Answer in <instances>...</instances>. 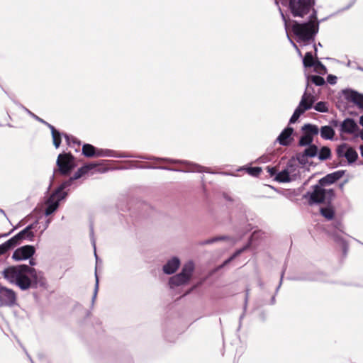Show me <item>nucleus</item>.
Segmentation results:
<instances>
[{
    "mask_svg": "<svg viewBox=\"0 0 363 363\" xmlns=\"http://www.w3.org/2000/svg\"><path fill=\"white\" fill-rule=\"evenodd\" d=\"M286 35H287V38H288V40H289V42L291 43V40H291V38L289 37V34H288V33H287V32H286Z\"/></svg>",
    "mask_w": 363,
    "mask_h": 363,
    "instance_id": "69168bd1",
    "label": "nucleus"
},
{
    "mask_svg": "<svg viewBox=\"0 0 363 363\" xmlns=\"http://www.w3.org/2000/svg\"><path fill=\"white\" fill-rule=\"evenodd\" d=\"M233 259H231V257H229L228 259H226V260L224 262L223 265L228 264V263H229L230 262H231Z\"/></svg>",
    "mask_w": 363,
    "mask_h": 363,
    "instance_id": "5fc2aeb1",
    "label": "nucleus"
},
{
    "mask_svg": "<svg viewBox=\"0 0 363 363\" xmlns=\"http://www.w3.org/2000/svg\"><path fill=\"white\" fill-rule=\"evenodd\" d=\"M34 225L35 223L28 225L23 230L10 238L15 247L18 245L23 240L33 241L35 235L32 229L34 228Z\"/></svg>",
    "mask_w": 363,
    "mask_h": 363,
    "instance_id": "9b49d317",
    "label": "nucleus"
},
{
    "mask_svg": "<svg viewBox=\"0 0 363 363\" xmlns=\"http://www.w3.org/2000/svg\"><path fill=\"white\" fill-rule=\"evenodd\" d=\"M306 84L303 94H306V98L312 100L313 102L316 101L315 96L310 91L311 84L315 86H323L325 84V81L323 77L318 75L306 74Z\"/></svg>",
    "mask_w": 363,
    "mask_h": 363,
    "instance_id": "9d476101",
    "label": "nucleus"
},
{
    "mask_svg": "<svg viewBox=\"0 0 363 363\" xmlns=\"http://www.w3.org/2000/svg\"><path fill=\"white\" fill-rule=\"evenodd\" d=\"M294 168V165L291 163L287 164L284 169L277 174L275 180L281 183L289 182L291 181L290 174Z\"/></svg>",
    "mask_w": 363,
    "mask_h": 363,
    "instance_id": "412c9836",
    "label": "nucleus"
},
{
    "mask_svg": "<svg viewBox=\"0 0 363 363\" xmlns=\"http://www.w3.org/2000/svg\"><path fill=\"white\" fill-rule=\"evenodd\" d=\"M320 213L322 216H323L325 219L328 220H331L334 218L335 216V210L330 203H328V206L325 207H322L320 208Z\"/></svg>",
    "mask_w": 363,
    "mask_h": 363,
    "instance_id": "5701e85b",
    "label": "nucleus"
},
{
    "mask_svg": "<svg viewBox=\"0 0 363 363\" xmlns=\"http://www.w3.org/2000/svg\"><path fill=\"white\" fill-rule=\"evenodd\" d=\"M23 347V349L24 352H26V354L27 357H28L29 360L31 362V363H34V362H33V359H32V358H31V357H30V354L27 352L26 350L23 347Z\"/></svg>",
    "mask_w": 363,
    "mask_h": 363,
    "instance_id": "49530a36",
    "label": "nucleus"
},
{
    "mask_svg": "<svg viewBox=\"0 0 363 363\" xmlns=\"http://www.w3.org/2000/svg\"><path fill=\"white\" fill-rule=\"evenodd\" d=\"M359 137L361 138V139L363 140V130L359 134Z\"/></svg>",
    "mask_w": 363,
    "mask_h": 363,
    "instance_id": "0e129e2a",
    "label": "nucleus"
},
{
    "mask_svg": "<svg viewBox=\"0 0 363 363\" xmlns=\"http://www.w3.org/2000/svg\"><path fill=\"white\" fill-rule=\"evenodd\" d=\"M318 153V146L315 145V144H312L311 145L306 146V147L302 152L297 153L296 157L299 164L302 165H306L308 162V158L315 157L317 156Z\"/></svg>",
    "mask_w": 363,
    "mask_h": 363,
    "instance_id": "f8f14e48",
    "label": "nucleus"
},
{
    "mask_svg": "<svg viewBox=\"0 0 363 363\" xmlns=\"http://www.w3.org/2000/svg\"><path fill=\"white\" fill-rule=\"evenodd\" d=\"M319 183L312 186V191L306 192L303 197L308 200L310 206L320 203H330L335 197L333 189H325Z\"/></svg>",
    "mask_w": 363,
    "mask_h": 363,
    "instance_id": "20e7f679",
    "label": "nucleus"
},
{
    "mask_svg": "<svg viewBox=\"0 0 363 363\" xmlns=\"http://www.w3.org/2000/svg\"><path fill=\"white\" fill-rule=\"evenodd\" d=\"M137 158H140L142 160H154L156 162H164L169 164H184L185 166V168L183 169H176V168H170L168 167L162 166V167H154L151 165H146L143 167V168H147V169H165L169 171H174V172H211L208 170L207 168L202 167L198 164L193 163L191 162H189L187 160H174L167 157H149V156H144V155H137Z\"/></svg>",
    "mask_w": 363,
    "mask_h": 363,
    "instance_id": "7ed1b4c3",
    "label": "nucleus"
},
{
    "mask_svg": "<svg viewBox=\"0 0 363 363\" xmlns=\"http://www.w3.org/2000/svg\"><path fill=\"white\" fill-rule=\"evenodd\" d=\"M247 247L246 246V247H244L242 248H240V249L238 250V253H240V255L242 252H243L246 250Z\"/></svg>",
    "mask_w": 363,
    "mask_h": 363,
    "instance_id": "603ef678",
    "label": "nucleus"
},
{
    "mask_svg": "<svg viewBox=\"0 0 363 363\" xmlns=\"http://www.w3.org/2000/svg\"><path fill=\"white\" fill-rule=\"evenodd\" d=\"M356 0H352L350 4H348L346 7L342 9V11H345L349 9L355 2Z\"/></svg>",
    "mask_w": 363,
    "mask_h": 363,
    "instance_id": "79ce46f5",
    "label": "nucleus"
},
{
    "mask_svg": "<svg viewBox=\"0 0 363 363\" xmlns=\"http://www.w3.org/2000/svg\"><path fill=\"white\" fill-rule=\"evenodd\" d=\"M315 102L306 98V94H303L301 99L289 119V124L295 123L299 117L307 110L311 109Z\"/></svg>",
    "mask_w": 363,
    "mask_h": 363,
    "instance_id": "6e6552de",
    "label": "nucleus"
},
{
    "mask_svg": "<svg viewBox=\"0 0 363 363\" xmlns=\"http://www.w3.org/2000/svg\"><path fill=\"white\" fill-rule=\"evenodd\" d=\"M194 268V263L192 261H188L184 264L181 272L170 277L169 280L170 288L174 289L176 286L186 284L193 275Z\"/></svg>",
    "mask_w": 363,
    "mask_h": 363,
    "instance_id": "39448f33",
    "label": "nucleus"
},
{
    "mask_svg": "<svg viewBox=\"0 0 363 363\" xmlns=\"http://www.w3.org/2000/svg\"><path fill=\"white\" fill-rule=\"evenodd\" d=\"M96 157H110L115 158H137V155L121 154L109 149H97Z\"/></svg>",
    "mask_w": 363,
    "mask_h": 363,
    "instance_id": "6ab92c4d",
    "label": "nucleus"
},
{
    "mask_svg": "<svg viewBox=\"0 0 363 363\" xmlns=\"http://www.w3.org/2000/svg\"><path fill=\"white\" fill-rule=\"evenodd\" d=\"M357 69L363 72V67H358Z\"/></svg>",
    "mask_w": 363,
    "mask_h": 363,
    "instance_id": "338daca9",
    "label": "nucleus"
},
{
    "mask_svg": "<svg viewBox=\"0 0 363 363\" xmlns=\"http://www.w3.org/2000/svg\"><path fill=\"white\" fill-rule=\"evenodd\" d=\"M266 169L271 177H273V176L276 177L277 174L278 173L277 167H275L268 166V167H267Z\"/></svg>",
    "mask_w": 363,
    "mask_h": 363,
    "instance_id": "58836bf2",
    "label": "nucleus"
},
{
    "mask_svg": "<svg viewBox=\"0 0 363 363\" xmlns=\"http://www.w3.org/2000/svg\"><path fill=\"white\" fill-rule=\"evenodd\" d=\"M246 171L252 177H258L262 172V168L259 167H248L246 169Z\"/></svg>",
    "mask_w": 363,
    "mask_h": 363,
    "instance_id": "4c0bfd02",
    "label": "nucleus"
},
{
    "mask_svg": "<svg viewBox=\"0 0 363 363\" xmlns=\"http://www.w3.org/2000/svg\"><path fill=\"white\" fill-rule=\"evenodd\" d=\"M359 130V126L353 118H347L340 124L342 133L354 134Z\"/></svg>",
    "mask_w": 363,
    "mask_h": 363,
    "instance_id": "2eb2a0df",
    "label": "nucleus"
},
{
    "mask_svg": "<svg viewBox=\"0 0 363 363\" xmlns=\"http://www.w3.org/2000/svg\"><path fill=\"white\" fill-rule=\"evenodd\" d=\"M316 60H314L313 56L311 52H308L305 54L303 58V64L305 67H312Z\"/></svg>",
    "mask_w": 363,
    "mask_h": 363,
    "instance_id": "7c9ffc66",
    "label": "nucleus"
},
{
    "mask_svg": "<svg viewBox=\"0 0 363 363\" xmlns=\"http://www.w3.org/2000/svg\"><path fill=\"white\" fill-rule=\"evenodd\" d=\"M15 247V245L11 240V239L8 240L3 244L0 245V255H2L7 252L9 250Z\"/></svg>",
    "mask_w": 363,
    "mask_h": 363,
    "instance_id": "2f4dec72",
    "label": "nucleus"
},
{
    "mask_svg": "<svg viewBox=\"0 0 363 363\" xmlns=\"http://www.w3.org/2000/svg\"><path fill=\"white\" fill-rule=\"evenodd\" d=\"M349 145L347 143H342L339 145L336 149V153L338 157H344L345 152L347 151Z\"/></svg>",
    "mask_w": 363,
    "mask_h": 363,
    "instance_id": "f704fd0d",
    "label": "nucleus"
},
{
    "mask_svg": "<svg viewBox=\"0 0 363 363\" xmlns=\"http://www.w3.org/2000/svg\"><path fill=\"white\" fill-rule=\"evenodd\" d=\"M0 213H2L3 215H4L6 216V213H5V211L3 210V209H1L0 208Z\"/></svg>",
    "mask_w": 363,
    "mask_h": 363,
    "instance_id": "e2e57ef3",
    "label": "nucleus"
},
{
    "mask_svg": "<svg viewBox=\"0 0 363 363\" xmlns=\"http://www.w3.org/2000/svg\"><path fill=\"white\" fill-rule=\"evenodd\" d=\"M327 82L330 84L334 85L337 83V77L333 74H328L327 77Z\"/></svg>",
    "mask_w": 363,
    "mask_h": 363,
    "instance_id": "ea45409f",
    "label": "nucleus"
},
{
    "mask_svg": "<svg viewBox=\"0 0 363 363\" xmlns=\"http://www.w3.org/2000/svg\"><path fill=\"white\" fill-rule=\"evenodd\" d=\"M2 275L9 283L16 284L22 291L45 287L47 281L41 272L26 264L6 267Z\"/></svg>",
    "mask_w": 363,
    "mask_h": 363,
    "instance_id": "f03ea898",
    "label": "nucleus"
},
{
    "mask_svg": "<svg viewBox=\"0 0 363 363\" xmlns=\"http://www.w3.org/2000/svg\"><path fill=\"white\" fill-rule=\"evenodd\" d=\"M302 130L305 131L306 134H308L313 137L315 135H318L319 133L318 127L316 125L306 123L302 127Z\"/></svg>",
    "mask_w": 363,
    "mask_h": 363,
    "instance_id": "c85d7f7f",
    "label": "nucleus"
},
{
    "mask_svg": "<svg viewBox=\"0 0 363 363\" xmlns=\"http://www.w3.org/2000/svg\"><path fill=\"white\" fill-rule=\"evenodd\" d=\"M97 148L91 144H84L82 154L87 157H96Z\"/></svg>",
    "mask_w": 363,
    "mask_h": 363,
    "instance_id": "cd10ccee",
    "label": "nucleus"
},
{
    "mask_svg": "<svg viewBox=\"0 0 363 363\" xmlns=\"http://www.w3.org/2000/svg\"><path fill=\"white\" fill-rule=\"evenodd\" d=\"M91 242H92V245H93V246L94 247V256L96 257V269H95L96 283H95L94 291V294H93V297H92V303H94V301H95V299L96 298L97 292H98V289H99V277H98L97 272H96L97 265H98V263H99V258H98V256H97L96 252L95 240H94V238H92Z\"/></svg>",
    "mask_w": 363,
    "mask_h": 363,
    "instance_id": "b1692460",
    "label": "nucleus"
},
{
    "mask_svg": "<svg viewBox=\"0 0 363 363\" xmlns=\"http://www.w3.org/2000/svg\"><path fill=\"white\" fill-rule=\"evenodd\" d=\"M335 227L336 228H337L338 230H340V231H342V229H341V228H342V224H341L340 222H337V223H335Z\"/></svg>",
    "mask_w": 363,
    "mask_h": 363,
    "instance_id": "c03bdc74",
    "label": "nucleus"
},
{
    "mask_svg": "<svg viewBox=\"0 0 363 363\" xmlns=\"http://www.w3.org/2000/svg\"><path fill=\"white\" fill-rule=\"evenodd\" d=\"M258 285L259 287L263 288L264 284L261 280H259L258 282Z\"/></svg>",
    "mask_w": 363,
    "mask_h": 363,
    "instance_id": "680f3d73",
    "label": "nucleus"
},
{
    "mask_svg": "<svg viewBox=\"0 0 363 363\" xmlns=\"http://www.w3.org/2000/svg\"><path fill=\"white\" fill-rule=\"evenodd\" d=\"M230 238L228 236H216L210 239L205 240L200 242V245H211L216 242L221 241V240H230Z\"/></svg>",
    "mask_w": 363,
    "mask_h": 363,
    "instance_id": "473e14b6",
    "label": "nucleus"
},
{
    "mask_svg": "<svg viewBox=\"0 0 363 363\" xmlns=\"http://www.w3.org/2000/svg\"><path fill=\"white\" fill-rule=\"evenodd\" d=\"M240 255V253H238V251L236 250L233 255L231 256V259H235L237 256H238Z\"/></svg>",
    "mask_w": 363,
    "mask_h": 363,
    "instance_id": "8fccbe9b",
    "label": "nucleus"
},
{
    "mask_svg": "<svg viewBox=\"0 0 363 363\" xmlns=\"http://www.w3.org/2000/svg\"><path fill=\"white\" fill-rule=\"evenodd\" d=\"M48 128L51 131L53 145L56 148H58L61 144V133L52 125H48Z\"/></svg>",
    "mask_w": 363,
    "mask_h": 363,
    "instance_id": "393cba45",
    "label": "nucleus"
},
{
    "mask_svg": "<svg viewBox=\"0 0 363 363\" xmlns=\"http://www.w3.org/2000/svg\"><path fill=\"white\" fill-rule=\"evenodd\" d=\"M345 98L355 104L359 108L363 110V94L357 91L347 89L343 91Z\"/></svg>",
    "mask_w": 363,
    "mask_h": 363,
    "instance_id": "dca6fc26",
    "label": "nucleus"
},
{
    "mask_svg": "<svg viewBox=\"0 0 363 363\" xmlns=\"http://www.w3.org/2000/svg\"><path fill=\"white\" fill-rule=\"evenodd\" d=\"M29 262H30V264L31 266H33V265H35V261H34L33 259H30V261H29Z\"/></svg>",
    "mask_w": 363,
    "mask_h": 363,
    "instance_id": "052dcab7",
    "label": "nucleus"
},
{
    "mask_svg": "<svg viewBox=\"0 0 363 363\" xmlns=\"http://www.w3.org/2000/svg\"><path fill=\"white\" fill-rule=\"evenodd\" d=\"M290 43L292 45V46H293V47H294V48H295V49H296L298 52H300V50H299V49H298V46L296 45V44L293 40H291V43Z\"/></svg>",
    "mask_w": 363,
    "mask_h": 363,
    "instance_id": "a18cd8bd",
    "label": "nucleus"
},
{
    "mask_svg": "<svg viewBox=\"0 0 363 363\" xmlns=\"http://www.w3.org/2000/svg\"><path fill=\"white\" fill-rule=\"evenodd\" d=\"M64 136H65L66 140L67 141L68 144H69V136L67 134H65Z\"/></svg>",
    "mask_w": 363,
    "mask_h": 363,
    "instance_id": "4d7b16f0",
    "label": "nucleus"
},
{
    "mask_svg": "<svg viewBox=\"0 0 363 363\" xmlns=\"http://www.w3.org/2000/svg\"><path fill=\"white\" fill-rule=\"evenodd\" d=\"M35 252L33 245H24L17 248L13 253L12 258L16 261H21L30 259Z\"/></svg>",
    "mask_w": 363,
    "mask_h": 363,
    "instance_id": "ddd939ff",
    "label": "nucleus"
},
{
    "mask_svg": "<svg viewBox=\"0 0 363 363\" xmlns=\"http://www.w3.org/2000/svg\"><path fill=\"white\" fill-rule=\"evenodd\" d=\"M314 0H290L289 9L294 17L303 18L310 13L305 22L293 21L291 30L297 38V42L306 43L313 40L319 30L317 11L313 8Z\"/></svg>",
    "mask_w": 363,
    "mask_h": 363,
    "instance_id": "f257e3e1",
    "label": "nucleus"
},
{
    "mask_svg": "<svg viewBox=\"0 0 363 363\" xmlns=\"http://www.w3.org/2000/svg\"><path fill=\"white\" fill-rule=\"evenodd\" d=\"M310 91L313 94V89L311 85V87H310Z\"/></svg>",
    "mask_w": 363,
    "mask_h": 363,
    "instance_id": "774afa93",
    "label": "nucleus"
},
{
    "mask_svg": "<svg viewBox=\"0 0 363 363\" xmlns=\"http://www.w3.org/2000/svg\"><path fill=\"white\" fill-rule=\"evenodd\" d=\"M62 199H60L59 194H55V191H53L45 203V216H50L58 208L60 201Z\"/></svg>",
    "mask_w": 363,
    "mask_h": 363,
    "instance_id": "4468645a",
    "label": "nucleus"
},
{
    "mask_svg": "<svg viewBox=\"0 0 363 363\" xmlns=\"http://www.w3.org/2000/svg\"><path fill=\"white\" fill-rule=\"evenodd\" d=\"M314 109L321 113H327L328 111L327 104L323 101H319L316 103V104L314 106Z\"/></svg>",
    "mask_w": 363,
    "mask_h": 363,
    "instance_id": "e433bc0d",
    "label": "nucleus"
},
{
    "mask_svg": "<svg viewBox=\"0 0 363 363\" xmlns=\"http://www.w3.org/2000/svg\"><path fill=\"white\" fill-rule=\"evenodd\" d=\"M345 170H338V171L328 174L323 178L320 179L318 180V183L323 186H327V185H330V184L335 183L336 181H337L340 178H342L343 177V175L345 174Z\"/></svg>",
    "mask_w": 363,
    "mask_h": 363,
    "instance_id": "a211bd4d",
    "label": "nucleus"
},
{
    "mask_svg": "<svg viewBox=\"0 0 363 363\" xmlns=\"http://www.w3.org/2000/svg\"><path fill=\"white\" fill-rule=\"evenodd\" d=\"M276 302L275 295H274L271 298V304L274 305Z\"/></svg>",
    "mask_w": 363,
    "mask_h": 363,
    "instance_id": "3c124183",
    "label": "nucleus"
},
{
    "mask_svg": "<svg viewBox=\"0 0 363 363\" xmlns=\"http://www.w3.org/2000/svg\"><path fill=\"white\" fill-rule=\"evenodd\" d=\"M333 238H334L335 240L337 241V242L341 241L340 238L338 235H335V234L333 235Z\"/></svg>",
    "mask_w": 363,
    "mask_h": 363,
    "instance_id": "09e8293b",
    "label": "nucleus"
},
{
    "mask_svg": "<svg viewBox=\"0 0 363 363\" xmlns=\"http://www.w3.org/2000/svg\"><path fill=\"white\" fill-rule=\"evenodd\" d=\"M313 137H311V135L305 133L298 140V145L301 147H306L313 144Z\"/></svg>",
    "mask_w": 363,
    "mask_h": 363,
    "instance_id": "c756f323",
    "label": "nucleus"
},
{
    "mask_svg": "<svg viewBox=\"0 0 363 363\" xmlns=\"http://www.w3.org/2000/svg\"><path fill=\"white\" fill-rule=\"evenodd\" d=\"M284 270L281 272V278H280V281H279V284L278 285V286L277 287L276 289V291H275V294H277L282 284V281H283V277H284Z\"/></svg>",
    "mask_w": 363,
    "mask_h": 363,
    "instance_id": "a19ab883",
    "label": "nucleus"
},
{
    "mask_svg": "<svg viewBox=\"0 0 363 363\" xmlns=\"http://www.w3.org/2000/svg\"><path fill=\"white\" fill-rule=\"evenodd\" d=\"M97 164L96 163H89L83 165L80 168L77 169V171L74 173L73 177H70L69 179L62 182L54 191H55V194L60 195V199H65L67 196V193L64 190L67 188L69 187L74 180H77L81 178L82 176L87 174L89 171L92 170L95 167H97Z\"/></svg>",
    "mask_w": 363,
    "mask_h": 363,
    "instance_id": "423d86ee",
    "label": "nucleus"
},
{
    "mask_svg": "<svg viewBox=\"0 0 363 363\" xmlns=\"http://www.w3.org/2000/svg\"><path fill=\"white\" fill-rule=\"evenodd\" d=\"M281 14L282 19L284 22L286 30H287V21H286V17L284 16L283 13H281Z\"/></svg>",
    "mask_w": 363,
    "mask_h": 363,
    "instance_id": "37998d69",
    "label": "nucleus"
},
{
    "mask_svg": "<svg viewBox=\"0 0 363 363\" xmlns=\"http://www.w3.org/2000/svg\"><path fill=\"white\" fill-rule=\"evenodd\" d=\"M249 294H250V290L249 289H247L246 290V296H245V304L247 303V300H248V296H249ZM246 308V305L245 306V308Z\"/></svg>",
    "mask_w": 363,
    "mask_h": 363,
    "instance_id": "de8ad7c7",
    "label": "nucleus"
},
{
    "mask_svg": "<svg viewBox=\"0 0 363 363\" xmlns=\"http://www.w3.org/2000/svg\"><path fill=\"white\" fill-rule=\"evenodd\" d=\"M332 124H333L334 126L337 127V126L338 125L339 123H338V121H333L332 122Z\"/></svg>",
    "mask_w": 363,
    "mask_h": 363,
    "instance_id": "13d9d810",
    "label": "nucleus"
},
{
    "mask_svg": "<svg viewBox=\"0 0 363 363\" xmlns=\"http://www.w3.org/2000/svg\"><path fill=\"white\" fill-rule=\"evenodd\" d=\"M200 284H197V285H194V286L191 287V289L187 292V294L190 293L191 291H192L193 290H194Z\"/></svg>",
    "mask_w": 363,
    "mask_h": 363,
    "instance_id": "6e6d98bb",
    "label": "nucleus"
},
{
    "mask_svg": "<svg viewBox=\"0 0 363 363\" xmlns=\"http://www.w3.org/2000/svg\"><path fill=\"white\" fill-rule=\"evenodd\" d=\"M50 223V219H48V220H46V222H45V225L44 230H45V229L48 227V225H49Z\"/></svg>",
    "mask_w": 363,
    "mask_h": 363,
    "instance_id": "864d4df0",
    "label": "nucleus"
},
{
    "mask_svg": "<svg viewBox=\"0 0 363 363\" xmlns=\"http://www.w3.org/2000/svg\"><path fill=\"white\" fill-rule=\"evenodd\" d=\"M16 303V294L11 289L0 285V307H12Z\"/></svg>",
    "mask_w": 363,
    "mask_h": 363,
    "instance_id": "1a4fd4ad",
    "label": "nucleus"
},
{
    "mask_svg": "<svg viewBox=\"0 0 363 363\" xmlns=\"http://www.w3.org/2000/svg\"><path fill=\"white\" fill-rule=\"evenodd\" d=\"M361 156L363 157V145L359 147Z\"/></svg>",
    "mask_w": 363,
    "mask_h": 363,
    "instance_id": "bf43d9fd",
    "label": "nucleus"
},
{
    "mask_svg": "<svg viewBox=\"0 0 363 363\" xmlns=\"http://www.w3.org/2000/svg\"><path fill=\"white\" fill-rule=\"evenodd\" d=\"M74 158L70 153L60 154L57 159V166L62 175L69 174L75 167Z\"/></svg>",
    "mask_w": 363,
    "mask_h": 363,
    "instance_id": "0eeeda50",
    "label": "nucleus"
},
{
    "mask_svg": "<svg viewBox=\"0 0 363 363\" xmlns=\"http://www.w3.org/2000/svg\"><path fill=\"white\" fill-rule=\"evenodd\" d=\"M294 130L290 126L285 128L277 137L276 142L282 146H288L293 140L292 134Z\"/></svg>",
    "mask_w": 363,
    "mask_h": 363,
    "instance_id": "f3484780",
    "label": "nucleus"
},
{
    "mask_svg": "<svg viewBox=\"0 0 363 363\" xmlns=\"http://www.w3.org/2000/svg\"><path fill=\"white\" fill-rule=\"evenodd\" d=\"M22 108L28 113L29 114L32 118H33L35 120H36L37 121L47 125L48 127V125H50V123H48V122H46L45 121H44L43 118L38 117V116H36L35 114H34L33 113H32L30 110H28L27 108L24 107L23 106H21Z\"/></svg>",
    "mask_w": 363,
    "mask_h": 363,
    "instance_id": "c9c22d12",
    "label": "nucleus"
},
{
    "mask_svg": "<svg viewBox=\"0 0 363 363\" xmlns=\"http://www.w3.org/2000/svg\"><path fill=\"white\" fill-rule=\"evenodd\" d=\"M319 132L323 139L329 140H333L335 134L334 129L330 125L322 126Z\"/></svg>",
    "mask_w": 363,
    "mask_h": 363,
    "instance_id": "4be33fe9",
    "label": "nucleus"
},
{
    "mask_svg": "<svg viewBox=\"0 0 363 363\" xmlns=\"http://www.w3.org/2000/svg\"><path fill=\"white\" fill-rule=\"evenodd\" d=\"M332 155L331 150L328 146H323L320 150H318V153L316 157H318V160L320 161H325L330 159Z\"/></svg>",
    "mask_w": 363,
    "mask_h": 363,
    "instance_id": "bb28decb",
    "label": "nucleus"
},
{
    "mask_svg": "<svg viewBox=\"0 0 363 363\" xmlns=\"http://www.w3.org/2000/svg\"><path fill=\"white\" fill-rule=\"evenodd\" d=\"M180 264V259L177 257H173L164 264L162 271L166 274H172L179 269Z\"/></svg>",
    "mask_w": 363,
    "mask_h": 363,
    "instance_id": "aec40b11",
    "label": "nucleus"
},
{
    "mask_svg": "<svg viewBox=\"0 0 363 363\" xmlns=\"http://www.w3.org/2000/svg\"><path fill=\"white\" fill-rule=\"evenodd\" d=\"M314 70L320 74H325L327 73L326 67L319 60H316L314 65Z\"/></svg>",
    "mask_w": 363,
    "mask_h": 363,
    "instance_id": "72a5a7b5",
    "label": "nucleus"
},
{
    "mask_svg": "<svg viewBox=\"0 0 363 363\" xmlns=\"http://www.w3.org/2000/svg\"><path fill=\"white\" fill-rule=\"evenodd\" d=\"M349 164L354 163L358 158L357 151L352 147L349 146L345 152V157Z\"/></svg>",
    "mask_w": 363,
    "mask_h": 363,
    "instance_id": "a878e982",
    "label": "nucleus"
}]
</instances>
